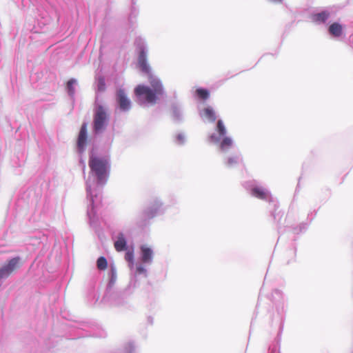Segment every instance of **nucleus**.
I'll return each instance as SVG.
<instances>
[{"label": "nucleus", "mask_w": 353, "mask_h": 353, "mask_svg": "<svg viewBox=\"0 0 353 353\" xmlns=\"http://www.w3.org/2000/svg\"><path fill=\"white\" fill-rule=\"evenodd\" d=\"M138 64L141 70L148 75L151 87L138 85L134 88V94L140 101L152 105L155 104L159 98L164 94V88L161 81L153 76L147 61L146 52L143 46L139 47Z\"/></svg>", "instance_id": "obj_1"}, {"label": "nucleus", "mask_w": 353, "mask_h": 353, "mask_svg": "<svg viewBox=\"0 0 353 353\" xmlns=\"http://www.w3.org/2000/svg\"><path fill=\"white\" fill-rule=\"evenodd\" d=\"M91 171L100 183H104L108 175V163L106 159L91 156L88 162Z\"/></svg>", "instance_id": "obj_2"}, {"label": "nucleus", "mask_w": 353, "mask_h": 353, "mask_svg": "<svg viewBox=\"0 0 353 353\" xmlns=\"http://www.w3.org/2000/svg\"><path fill=\"white\" fill-rule=\"evenodd\" d=\"M109 116L105 108L99 105L95 109L93 118V130L95 133L103 131L108 124Z\"/></svg>", "instance_id": "obj_3"}, {"label": "nucleus", "mask_w": 353, "mask_h": 353, "mask_svg": "<svg viewBox=\"0 0 353 353\" xmlns=\"http://www.w3.org/2000/svg\"><path fill=\"white\" fill-rule=\"evenodd\" d=\"M21 266V259L14 257L0 268V280L8 278Z\"/></svg>", "instance_id": "obj_4"}, {"label": "nucleus", "mask_w": 353, "mask_h": 353, "mask_svg": "<svg viewBox=\"0 0 353 353\" xmlns=\"http://www.w3.org/2000/svg\"><path fill=\"white\" fill-rule=\"evenodd\" d=\"M117 101L121 110L128 111L130 110L131 103L123 89L120 88L117 90Z\"/></svg>", "instance_id": "obj_5"}, {"label": "nucleus", "mask_w": 353, "mask_h": 353, "mask_svg": "<svg viewBox=\"0 0 353 353\" xmlns=\"http://www.w3.org/2000/svg\"><path fill=\"white\" fill-rule=\"evenodd\" d=\"M87 139V123H83L81 127L77 139V146L81 150H83L85 146Z\"/></svg>", "instance_id": "obj_6"}, {"label": "nucleus", "mask_w": 353, "mask_h": 353, "mask_svg": "<svg viewBox=\"0 0 353 353\" xmlns=\"http://www.w3.org/2000/svg\"><path fill=\"white\" fill-rule=\"evenodd\" d=\"M141 252V261L143 263H149L152 262L153 252L151 248L146 245L140 248Z\"/></svg>", "instance_id": "obj_7"}, {"label": "nucleus", "mask_w": 353, "mask_h": 353, "mask_svg": "<svg viewBox=\"0 0 353 353\" xmlns=\"http://www.w3.org/2000/svg\"><path fill=\"white\" fill-rule=\"evenodd\" d=\"M126 241L123 234H119L117 240L114 242V248L117 252H121L126 250Z\"/></svg>", "instance_id": "obj_8"}, {"label": "nucleus", "mask_w": 353, "mask_h": 353, "mask_svg": "<svg viewBox=\"0 0 353 353\" xmlns=\"http://www.w3.org/2000/svg\"><path fill=\"white\" fill-rule=\"evenodd\" d=\"M343 28L339 23H334L329 27V32L334 37H340L342 34Z\"/></svg>", "instance_id": "obj_9"}, {"label": "nucleus", "mask_w": 353, "mask_h": 353, "mask_svg": "<svg viewBox=\"0 0 353 353\" xmlns=\"http://www.w3.org/2000/svg\"><path fill=\"white\" fill-rule=\"evenodd\" d=\"M252 194L260 199H265L267 198V194L263 189L260 188H254L252 190Z\"/></svg>", "instance_id": "obj_10"}, {"label": "nucleus", "mask_w": 353, "mask_h": 353, "mask_svg": "<svg viewBox=\"0 0 353 353\" xmlns=\"http://www.w3.org/2000/svg\"><path fill=\"white\" fill-rule=\"evenodd\" d=\"M329 17V13L327 12H321L320 13L314 15L313 19L314 21L318 22H325Z\"/></svg>", "instance_id": "obj_11"}, {"label": "nucleus", "mask_w": 353, "mask_h": 353, "mask_svg": "<svg viewBox=\"0 0 353 353\" xmlns=\"http://www.w3.org/2000/svg\"><path fill=\"white\" fill-rule=\"evenodd\" d=\"M196 96L203 100H205L209 98L210 92L208 90L203 88H198L196 90Z\"/></svg>", "instance_id": "obj_12"}, {"label": "nucleus", "mask_w": 353, "mask_h": 353, "mask_svg": "<svg viewBox=\"0 0 353 353\" xmlns=\"http://www.w3.org/2000/svg\"><path fill=\"white\" fill-rule=\"evenodd\" d=\"M232 145V141L230 137H225L220 143V148L225 150L230 148Z\"/></svg>", "instance_id": "obj_13"}, {"label": "nucleus", "mask_w": 353, "mask_h": 353, "mask_svg": "<svg viewBox=\"0 0 353 353\" xmlns=\"http://www.w3.org/2000/svg\"><path fill=\"white\" fill-rule=\"evenodd\" d=\"M203 112L205 117H207L210 121L214 122L216 120V117L215 113L211 108L208 107L205 108Z\"/></svg>", "instance_id": "obj_14"}, {"label": "nucleus", "mask_w": 353, "mask_h": 353, "mask_svg": "<svg viewBox=\"0 0 353 353\" xmlns=\"http://www.w3.org/2000/svg\"><path fill=\"white\" fill-rule=\"evenodd\" d=\"M216 130L220 137H223L226 134L225 127L221 120H219L216 124Z\"/></svg>", "instance_id": "obj_15"}, {"label": "nucleus", "mask_w": 353, "mask_h": 353, "mask_svg": "<svg viewBox=\"0 0 353 353\" xmlns=\"http://www.w3.org/2000/svg\"><path fill=\"white\" fill-rule=\"evenodd\" d=\"M97 265L99 270H105L108 266V262L105 257L101 256L97 259Z\"/></svg>", "instance_id": "obj_16"}, {"label": "nucleus", "mask_w": 353, "mask_h": 353, "mask_svg": "<svg viewBox=\"0 0 353 353\" xmlns=\"http://www.w3.org/2000/svg\"><path fill=\"white\" fill-rule=\"evenodd\" d=\"M76 83L75 79H70L67 83V89L70 95H73L74 93V84Z\"/></svg>", "instance_id": "obj_17"}, {"label": "nucleus", "mask_w": 353, "mask_h": 353, "mask_svg": "<svg viewBox=\"0 0 353 353\" xmlns=\"http://www.w3.org/2000/svg\"><path fill=\"white\" fill-rule=\"evenodd\" d=\"M97 86H98V90L100 92H103L105 90L106 85H105V81L104 78H103V77L99 78Z\"/></svg>", "instance_id": "obj_18"}, {"label": "nucleus", "mask_w": 353, "mask_h": 353, "mask_svg": "<svg viewBox=\"0 0 353 353\" xmlns=\"http://www.w3.org/2000/svg\"><path fill=\"white\" fill-rule=\"evenodd\" d=\"M125 259L130 263L132 265L134 263V252L132 251H128L125 255Z\"/></svg>", "instance_id": "obj_19"}, {"label": "nucleus", "mask_w": 353, "mask_h": 353, "mask_svg": "<svg viewBox=\"0 0 353 353\" xmlns=\"http://www.w3.org/2000/svg\"><path fill=\"white\" fill-rule=\"evenodd\" d=\"M146 270L145 268L140 265L137 267L136 274H145Z\"/></svg>", "instance_id": "obj_20"}, {"label": "nucleus", "mask_w": 353, "mask_h": 353, "mask_svg": "<svg viewBox=\"0 0 353 353\" xmlns=\"http://www.w3.org/2000/svg\"><path fill=\"white\" fill-rule=\"evenodd\" d=\"M228 163L229 165H232L233 163H236V161L232 158L228 159Z\"/></svg>", "instance_id": "obj_21"}, {"label": "nucleus", "mask_w": 353, "mask_h": 353, "mask_svg": "<svg viewBox=\"0 0 353 353\" xmlns=\"http://www.w3.org/2000/svg\"><path fill=\"white\" fill-rule=\"evenodd\" d=\"M271 1L276 3H281L283 1V0H271Z\"/></svg>", "instance_id": "obj_22"}, {"label": "nucleus", "mask_w": 353, "mask_h": 353, "mask_svg": "<svg viewBox=\"0 0 353 353\" xmlns=\"http://www.w3.org/2000/svg\"><path fill=\"white\" fill-rule=\"evenodd\" d=\"M210 139H211V140H212V141H217V140H216V137H215L214 135H212V136L210 137Z\"/></svg>", "instance_id": "obj_23"}]
</instances>
